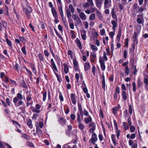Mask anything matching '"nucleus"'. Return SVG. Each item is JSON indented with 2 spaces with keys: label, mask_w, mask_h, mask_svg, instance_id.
<instances>
[{
  "label": "nucleus",
  "mask_w": 148,
  "mask_h": 148,
  "mask_svg": "<svg viewBox=\"0 0 148 148\" xmlns=\"http://www.w3.org/2000/svg\"><path fill=\"white\" fill-rule=\"evenodd\" d=\"M15 64L14 66H13V68L15 69L17 72L19 71V64L17 63L16 61Z\"/></svg>",
  "instance_id": "ea45409f"
},
{
  "label": "nucleus",
  "mask_w": 148,
  "mask_h": 148,
  "mask_svg": "<svg viewBox=\"0 0 148 148\" xmlns=\"http://www.w3.org/2000/svg\"><path fill=\"white\" fill-rule=\"evenodd\" d=\"M139 6L138 5V4L137 3H134L133 5V9L134 10H135L137 8H139Z\"/></svg>",
  "instance_id": "3c124183"
},
{
  "label": "nucleus",
  "mask_w": 148,
  "mask_h": 148,
  "mask_svg": "<svg viewBox=\"0 0 148 148\" xmlns=\"http://www.w3.org/2000/svg\"><path fill=\"white\" fill-rule=\"evenodd\" d=\"M79 16L82 20H85L86 19V16L83 12H81L79 14Z\"/></svg>",
  "instance_id": "412c9836"
},
{
  "label": "nucleus",
  "mask_w": 148,
  "mask_h": 148,
  "mask_svg": "<svg viewBox=\"0 0 148 148\" xmlns=\"http://www.w3.org/2000/svg\"><path fill=\"white\" fill-rule=\"evenodd\" d=\"M69 8L71 10V11L72 13H73L74 12V9L73 8L72 5L70 4L69 5Z\"/></svg>",
  "instance_id": "e2e57ef3"
},
{
  "label": "nucleus",
  "mask_w": 148,
  "mask_h": 148,
  "mask_svg": "<svg viewBox=\"0 0 148 148\" xmlns=\"http://www.w3.org/2000/svg\"><path fill=\"white\" fill-rule=\"evenodd\" d=\"M122 96L124 101H126L127 99V96L125 91H123L122 92Z\"/></svg>",
  "instance_id": "cd10ccee"
},
{
  "label": "nucleus",
  "mask_w": 148,
  "mask_h": 148,
  "mask_svg": "<svg viewBox=\"0 0 148 148\" xmlns=\"http://www.w3.org/2000/svg\"><path fill=\"white\" fill-rule=\"evenodd\" d=\"M84 121L86 124H88L89 122H91L92 121V119L91 116H89L87 117H85L84 118Z\"/></svg>",
  "instance_id": "6ab92c4d"
},
{
  "label": "nucleus",
  "mask_w": 148,
  "mask_h": 148,
  "mask_svg": "<svg viewBox=\"0 0 148 148\" xmlns=\"http://www.w3.org/2000/svg\"><path fill=\"white\" fill-rule=\"evenodd\" d=\"M36 130L37 133L38 134V136L39 137L42 136V133L41 130L37 126H36Z\"/></svg>",
  "instance_id": "4be33fe9"
},
{
  "label": "nucleus",
  "mask_w": 148,
  "mask_h": 148,
  "mask_svg": "<svg viewBox=\"0 0 148 148\" xmlns=\"http://www.w3.org/2000/svg\"><path fill=\"white\" fill-rule=\"evenodd\" d=\"M87 1L91 7H92L94 6V3L92 0H87Z\"/></svg>",
  "instance_id": "864d4df0"
},
{
  "label": "nucleus",
  "mask_w": 148,
  "mask_h": 148,
  "mask_svg": "<svg viewBox=\"0 0 148 148\" xmlns=\"http://www.w3.org/2000/svg\"><path fill=\"white\" fill-rule=\"evenodd\" d=\"M82 122H78V127L79 129L82 130L85 128V126L81 123Z\"/></svg>",
  "instance_id": "f704fd0d"
},
{
  "label": "nucleus",
  "mask_w": 148,
  "mask_h": 148,
  "mask_svg": "<svg viewBox=\"0 0 148 148\" xmlns=\"http://www.w3.org/2000/svg\"><path fill=\"white\" fill-rule=\"evenodd\" d=\"M75 20L76 21L77 24H81L82 23L81 20L78 16Z\"/></svg>",
  "instance_id": "13d9d810"
},
{
  "label": "nucleus",
  "mask_w": 148,
  "mask_h": 148,
  "mask_svg": "<svg viewBox=\"0 0 148 148\" xmlns=\"http://www.w3.org/2000/svg\"><path fill=\"white\" fill-rule=\"evenodd\" d=\"M108 4H110L109 3L108 0H105L104 3V8L105 9L109 8L110 5H108Z\"/></svg>",
  "instance_id": "c756f323"
},
{
  "label": "nucleus",
  "mask_w": 148,
  "mask_h": 148,
  "mask_svg": "<svg viewBox=\"0 0 148 148\" xmlns=\"http://www.w3.org/2000/svg\"><path fill=\"white\" fill-rule=\"evenodd\" d=\"M13 12L16 15V16L17 19L18 20H19V13L17 12L16 11H15L14 9Z\"/></svg>",
  "instance_id": "680f3d73"
},
{
  "label": "nucleus",
  "mask_w": 148,
  "mask_h": 148,
  "mask_svg": "<svg viewBox=\"0 0 148 148\" xmlns=\"http://www.w3.org/2000/svg\"><path fill=\"white\" fill-rule=\"evenodd\" d=\"M64 66V71L65 74L67 73L69 71L68 66L66 63H64L63 64Z\"/></svg>",
  "instance_id": "aec40b11"
},
{
  "label": "nucleus",
  "mask_w": 148,
  "mask_h": 148,
  "mask_svg": "<svg viewBox=\"0 0 148 148\" xmlns=\"http://www.w3.org/2000/svg\"><path fill=\"white\" fill-rule=\"evenodd\" d=\"M95 18V15L94 13L91 14L89 16V19L91 20H94Z\"/></svg>",
  "instance_id": "09e8293b"
},
{
  "label": "nucleus",
  "mask_w": 148,
  "mask_h": 148,
  "mask_svg": "<svg viewBox=\"0 0 148 148\" xmlns=\"http://www.w3.org/2000/svg\"><path fill=\"white\" fill-rule=\"evenodd\" d=\"M51 11L53 14V15L55 18L54 22L55 24H57L59 21L58 20V17L57 14V12L55 8H52Z\"/></svg>",
  "instance_id": "39448f33"
},
{
  "label": "nucleus",
  "mask_w": 148,
  "mask_h": 148,
  "mask_svg": "<svg viewBox=\"0 0 148 148\" xmlns=\"http://www.w3.org/2000/svg\"><path fill=\"white\" fill-rule=\"evenodd\" d=\"M22 137L23 138H25L27 140H29L30 139V136L25 134H23Z\"/></svg>",
  "instance_id": "37998d69"
},
{
  "label": "nucleus",
  "mask_w": 148,
  "mask_h": 148,
  "mask_svg": "<svg viewBox=\"0 0 148 148\" xmlns=\"http://www.w3.org/2000/svg\"><path fill=\"white\" fill-rule=\"evenodd\" d=\"M59 98L61 101L63 102L64 101V98H63L62 94L60 91L59 92Z\"/></svg>",
  "instance_id": "49530a36"
},
{
  "label": "nucleus",
  "mask_w": 148,
  "mask_h": 148,
  "mask_svg": "<svg viewBox=\"0 0 148 148\" xmlns=\"http://www.w3.org/2000/svg\"><path fill=\"white\" fill-rule=\"evenodd\" d=\"M112 18L114 20H112L111 21V24L112 25V29L114 32H115V28L117 26L118 19L117 15L116 14L112 15Z\"/></svg>",
  "instance_id": "20e7f679"
},
{
  "label": "nucleus",
  "mask_w": 148,
  "mask_h": 148,
  "mask_svg": "<svg viewBox=\"0 0 148 148\" xmlns=\"http://www.w3.org/2000/svg\"><path fill=\"white\" fill-rule=\"evenodd\" d=\"M22 8L23 12L26 15L27 18L29 19L31 18L30 13H31L33 10L32 7L29 6L28 5H26L25 6L23 5Z\"/></svg>",
  "instance_id": "7ed1b4c3"
},
{
  "label": "nucleus",
  "mask_w": 148,
  "mask_h": 148,
  "mask_svg": "<svg viewBox=\"0 0 148 148\" xmlns=\"http://www.w3.org/2000/svg\"><path fill=\"white\" fill-rule=\"evenodd\" d=\"M42 94L43 95L42 100L43 101L45 102L46 101L47 96V91L46 90H45L44 92L42 93Z\"/></svg>",
  "instance_id": "2f4dec72"
},
{
  "label": "nucleus",
  "mask_w": 148,
  "mask_h": 148,
  "mask_svg": "<svg viewBox=\"0 0 148 148\" xmlns=\"http://www.w3.org/2000/svg\"><path fill=\"white\" fill-rule=\"evenodd\" d=\"M143 83L142 82L140 81V80L139 79L138 80L137 86L138 88H140L141 86L142 85Z\"/></svg>",
  "instance_id": "69168bd1"
},
{
  "label": "nucleus",
  "mask_w": 148,
  "mask_h": 148,
  "mask_svg": "<svg viewBox=\"0 0 148 148\" xmlns=\"http://www.w3.org/2000/svg\"><path fill=\"white\" fill-rule=\"evenodd\" d=\"M31 108H33V109H32V111L33 112H35L38 113H39L40 112V111L39 110L36 109V108L35 109L32 106H31Z\"/></svg>",
  "instance_id": "79ce46f5"
},
{
  "label": "nucleus",
  "mask_w": 148,
  "mask_h": 148,
  "mask_svg": "<svg viewBox=\"0 0 148 148\" xmlns=\"http://www.w3.org/2000/svg\"><path fill=\"white\" fill-rule=\"evenodd\" d=\"M96 3V5L98 8H100L101 6L102 2L100 0H95Z\"/></svg>",
  "instance_id": "bb28decb"
},
{
  "label": "nucleus",
  "mask_w": 148,
  "mask_h": 148,
  "mask_svg": "<svg viewBox=\"0 0 148 148\" xmlns=\"http://www.w3.org/2000/svg\"><path fill=\"white\" fill-rule=\"evenodd\" d=\"M70 97L72 103L75 105L77 103V96L75 94L71 93V94Z\"/></svg>",
  "instance_id": "ddd939ff"
},
{
  "label": "nucleus",
  "mask_w": 148,
  "mask_h": 148,
  "mask_svg": "<svg viewBox=\"0 0 148 148\" xmlns=\"http://www.w3.org/2000/svg\"><path fill=\"white\" fill-rule=\"evenodd\" d=\"M139 32L138 31L137 33L136 32H134L133 36L132 37V41L136 43L137 44H138V36L139 34Z\"/></svg>",
  "instance_id": "9b49d317"
},
{
  "label": "nucleus",
  "mask_w": 148,
  "mask_h": 148,
  "mask_svg": "<svg viewBox=\"0 0 148 148\" xmlns=\"http://www.w3.org/2000/svg\"><path fill=\"white\" fill-rule=\"evenodd\" d=\"M77 120L78 121V123L82 122V120L81 119L80 116L78 111L77 113Z\"/></svg>",
  "instance_id": "de8ad7c7"
},
{
  "label": "nucleus",
  "mask_w": 148,
  "mask_h": 148,
  "mask_svg": "<svg viewBox=\"0 0 148 148\" xmlns=\"http://www.w3.org/2000/svg\"><path fill=\"white\" fill-rule=\"evenodd\" d=\"M144 7H143L142 6H141L140 7L139 6V8H138V10L137 12V13H142L144 10H146V8H145Z\"/></svg>",
  "instance_id": "c85d7f7f"
},
{
  "label": "nucleus",
  "mask_w": 148,
  "mask_h": 148,
  "mask_svg": "<svg viewBox=\"0 0 148 148\" xmlns=\"http://www.w3.org/2000/svg\"><path fill=\"white\" fill-rule=\"evenodd\" d=\"M90 68V63L88 62H86L84 66V71L86 72Z\"/></svg>",
  "instance_id": "a211bd4d"
},
{
  "label": "nucleus",
  "mask_w": 148,
  "mask_h": 148,
  "mask_svg": "<svg viewBox=\"0 0 148 148\" xmlns=\"http://www.w3.org/2000/svg\"><path fill=\"white\" fill-rule=\"evenodd\" d=\"M70 116L71 119V121H73L75 119L76 116H75V114H71L70 115Z\"/></svg>",
  "instance_id": "6e6d98bb"
},
{
  "label": "nucleus",
  "mask_w": 148,
  "mask_h": 148,
  "mask_svg": "<svg viewBox=\"0 0 148 148\" xmlns=\"http://www.w3.org/2000/svg\"><path fill=\"white\" fill-rule=\"evenodd\" d=\"M23 98V95L20 93L17 94L16 96L14 98L13 102L16 107H18L24 104V102L21 100Z\"/></svg>",
  "instance_id": "f257e3e1"
},
{
  "label": "nucleus",
  "mask_w": 148,
  "mask_h": 148,
  "mask_svg": "<svg viewBox=\"0 0 148 148\" xmlns=\"http://www.w3.org/2000/svg\"><path fill=\"white\" fill-rule=\"evenodd\" d=\"M130 132L131 133H133V132H135L136 128H135V127L134 125H133L131 126H130Z\"/></svg>",
  "instance_id": "bf43d9fd"
},
{
  "label": "nucleus",
  "mask_w": 148,
  "mask_h": 148,
  "mask_svg": "<svg viewBox=\"0 0 148 148\" xmlns=\"http://www.w3.org/2000/svg\"><path fill=\"white\" fill-rule=\"evenodd\" d=\"M27 145L29 146V147H34V144L32 142L27 141Z\"/></svg>",
  "instance_id": "5fc2aeb1"
},
{
  "label": "nucleus",
  "mask_w": 148,
  "mask_h": 148,
  "mask_svg": "<svg viewBox=\"0 0 148 148\" xmlns=\"http://www.w3.org/2000/svg\"><path fill=\"white\" fill-rule=\"evenodd\" d=\"M21 86L27 90V87L26 82L24 79H22V82L20 83Z\"/></svg>",
  "instance_id": "b1692460"
},
{
  "label": "nucleus",
  "mask_w": 148,
  "mask_h": 148,
  "mask_svg": "<svg viewBox=\"0 0 148 148\" xmlns=\"http://www.w3.org/2000/svg\"><path fill=\"white\" fill-rule=\"evenodd\" d=\"M121 33V28H119L118 29V32L116 36V41L117 42H119L120 41Z\"/></svg>",
  "instance_id": "4468645a"
},
{
  "label": "nucleus",
  "mask_w": 148,
  "mask_h": 148,
  "mask_svg": "<svg viewBox=\"0 0 148 148\" xmlns=\"http://www.w3.org/2000/svg\"><path fill=\"white\" fill-rule=\"evenodd\" d=\"M91 49L92 50L95 51L98 50L97 47L94 45H92L91 46Z\"/></svg>",
  "instance_id": "8fccbe9b"
},
{
  "label": "nucleus",
  "mask_w": 148,
  "mask_h": 148,
  "mask_svg": "<svg viewBox=\"0 0 148 148\" xmlns=\"http://www.w3.org/2000/svg\"><path fill=\"white\" fill-rule=\"evenodd\" d=\"M24 68L25 69L26 71L28 74L29 76L30 75H33L32 72L30 71L28 69L26 66H25L24 67Z\"/></svg>",
  "instance_id": "603ef678"
},
{
  "label": "nucleus",
  "mask_w": 148,
  "mask_h": 148,
  "mask_svg": "<svg viewBox=\"0 0 148 148\" xmlns=\"http://www.w3.org/2000/svg\"><path fill=\"white\" fill-rule=\"evenodd\" d=\"M77 105L78 106V111H79V113L80 114L81 118L83 119V113L82 106L79 101H78L77 102Z\"/></svg>",
  "instance_id": "1a4fd4ad"
},
{
  "label": "nucleus",
  "mask_w": 148,
  "mask_h": 148,
  "mask_svg": "<svg viewBox=\"0 0 148 148\" xmlns=\"http://www.w3.org/2000/svg\"><path fill=\"white\" fill-rule=\"evenodd\" d=\"M97 140V138L96 134L94 133H92V137L90 138L89 141L91 142L92 144L94 145L95 144V142H96Z\"/></svg>",
  "instance_id": "9d476101"
},
{
  "label": "nucleus",
  "mask_w": 148,
  "mask_h": 148,
  "mask_svg": "<svg viewBox=\"0 0 148 148\" xmlns=\"http://www.w3.org/2000/svg\"><path fill=\"white\" fill-rule=\"evenodd\" d=\"M32 94L31 93H29L27 97V102H29L30 101L32 100Z\"/></svg>",
  "instance_id": "a19ab883"
},
{
  "label": "nucleus",
  "mask_w": 148,
  "mask_h": 148,
  "mask_svg": "<svg viewBox=\"0 0 148 148\" xmlns=\"http://www.w3.org/2000/svg\"><path fill=\"white\" fill-rule=\"evenodd\" d=\"M75 78L76 80V82L78 83L79 82V75L78 73H76L75 75Z\"/></svg>",
  "instance_id": "0e129e2a"
},
{
  "label": "nucleus",
  "mask_w": 148,
  "mask_h": 148,
  "mask_svg": "<svg viewBox=\"0 0 148 148\" xmlns=\"http://www.w3.org/2000/svg\"><path fill=\"white\" fill-rule=\"evenodd\" d=\"M75 41L76 44L78 46V47H79V49H82V43L79 39L78 38H77Z\"/></svg>",
  "instance_id": "f3484780"
},
{
  "label": "nucleus",
  "mask_w": 148,
  "mask_h": 148,
  "mask_svg": "<svg viewBox=\"0 0 148 148\" xmlns=\"http://www.w3.org/2000/svg\"><path fill=\"white\" fill-rule=\"evenodd\" d=\"M50 62L51 64V68L55 75L56 76L57 80L59 82H61L62 79L60 77L59 75L57 73L58 72V70L57 66L54 61L53 59L52 58L50 60Z\"/></svg>",
  "instance_id": "f03ea898"
},
{
  "label": "nucleus",
  "mask_w": 148,
  "mask_h": 148,
  "mask_svg": "<svg viewBox=\"0 0 148 148\" xmlns=\"http://www.w3.org/2000/svg\"><path fill=\"white\" fill-rule=\"evenodd\" d=\"M54 58L57 62H59L60 58L58 55H56V56H55V58Z\"/></svg>",
  "instance_id": "774afa93"
},
{
  "label": "nucleus",
  "mask_w": 148,
  "mask_h": 148,
  "mask_svg": "<svg viewBox=\"0 0 148 148\" xmlns=\"http://www.w3.org/2000/svg\"><path fill=\"white\" fill-rule=\"evenodd\" d=\"M99 116L100 118L101 117L102 119L103 118L104 116L103 113L101 108L99 110Z\"/></svg>",
  "instance_id": "052dcab7"
},
{
  "label": "nucleus",
  "mask_w": 148,
  "mask_h": 148,
  "mask_svg": "<svg viewBox=\"0 0 148 148\" xmlns=\"http://www.w3.org/2000/svg\"><path fill=\"white\" fill-rule=\"evenodd\" d=\"M21 50L24 55H27V51L26 50L25 46H24L23 47L21 48Z\"/></svg>",
  "instance_id": "e433bc0d"
},
{
  "label": "nucleus",
  "mask_w": 148,
  "mask_h": 148,
  "mask_svg": "<svg viewBox=\"0 0 148 148\" xmlns=\"http://www.w3.org/2000/svg\"><path fill=\"white\" fill-rule=\"evenodd\" d=\"M100 78L102 79V80L101 82V86L102 88L105 91L106 90V82L105 77L103 73L101 77H100Z\"/></svg>",
  "instance_id": "f8f14e48"
},
{
  "label": "nucleus",
  "mask_w": 148,
  "mask_h": 148,
  "mask_svg": "<svg viewBox=\"0 0 148 148\" xmlns=\"http://www.w3.org/2000/svg\"><path fill=\"white\" fill-rule=\"evenodd\" d=\"M120 131L119 130L116 129V136L117 138L118 139H119V137L120 135Z\"/></svg>",
  "instance_id": "a18cd8bd"
},
{
  "label": "nucleus",
  "mask_w": 148,
  "mask_h": 148,
  "mask_svg": "<svg viewBox=\"0 0 148 148\" xmlns=\"http://www.w3.org/2000/svg\"><path fill=\"white\" fill-rule=\"evenodd\" d=\"M132 90L133 92H135L136 91V82H133L132 83Z\"/></svg>",
  "instance_id": "58836bf2"
},
{
  "label": "nucleus",
  "mask_w": 148,
  "mask_h": 148,
  "mask_svg": "<svg viewBox=\"0 0 148 148\" xmlns=\"http://www.w3.org/2000/svg\"><path fill=\"white\" fill-rule=\"evenodd\" d=\"M96 15L99 20H101L102 19L103 17L102 16L101 14L97 9H96Z\"/></svg>",
  "instance_id": "393cba45"
},
{
  "label": "nucleus",
  "mask_w": 148,
  "mask_h": 148,
  "mask_svg": "<svg viewBox=\"0 0 148 148\" xmlns=\"http://www.w3.org/2000/svg\"><path fill=\"white\" fill-rule=\"evenodd\" d=\"M6 41V43L8 45V46L10 47V48H11V49H12V42L9 39H7Z\"/></svg>",
  "instance_id": "72a5a7b5"
},
{
  "label": "nucleus",
  "mask_w": 148,
  "mask_h": 148,
  "mask_svg": "<svg viewBox=\"0 0 148 148\" xmlns=\"http://www.w3.org/2000/svg\"><path fill=\"white\" fill-rule=\"evenodd\" d=\"M125 73L127 75H129L130 73V70L128 66L125 67Z\"/></svg>",
  "instance_id": "4d7b16f0"
},
{
  "label": "nucleus",
  "mask_w": 148,
  "mask_h": 148,
  "mask_svg": "<svg viewBox=\"0 0 148 148\" xmlns=\"http://www.w3.org/2000/svg\"><path fill=\"white\" fill-rule=\"evenodd\" d=\"M75 32L74 31H73V30H71L70 33L71 35V38H73V39L75 38L76 37V36L75 34Z\"/></svg>",
  "instance_id": "c03bdc74"
},
{
  "label": "nucleus",
  "mask_w": 148,
  "mask_h": 148,
  "mask_svg": "<svg viewBox=\"0 0 148 148\" xmlns=\"http://www.w3.org/2000/svg\"><path fill=\"white\" fill-rule=\"evenodd\" d=\"M27 124L29 128H30V129L32 128L33 126L32 125V121L31 119H29L27 121Z\"/></svg>",
  "instance_id": "a878e982"
},
{
  "label": "nucleus",
  "mask_w": 148,
  "mask_h": 148,
  "mask_svg": "<svg viewBox=\"0 0 148 148\" xmlns=\"http://www.w3.org/2000/svg\"><path fill=\"white\" fill-rule=\"evenodd\" d=\"M39 25L40 26L41 28L42 29H44L45 28V24L42 21H39Z\"/></svg>",
  "instance_id": "473e14b6"
},
{
  "label": "nucleus",
  "mask_w": 148,
  "mask_h": 148,
  "mask_svg": "<svg viewBox=\"0 0 148 148\" xmlns=\"http://www.w3.org/2000/svg\"><path fill=\"white\" fill-rule=\"evenodd\" d=\"M2 26L6 31L7 29V23L5 20H2L0 22V31H2Z\"/></svg>",
  "instance_id": "0eeeda50"
},
{
  "label": "nucleus",
  "mask_w": 148,
  "mask_h": 148,
  "mask_svg": "<svg viewBox=\"0 0 148 148\" xmlns=\"http://www.w3.org/2000/svg\"><path fill=\"white\" fill-rule=\"evenodd\" d=\"M111 138L113 144L115 146H116L117 144L116 142L115 135L114 134H112L111 135Z\"/></svg>",
  "instance_id": "5701e85b"
},
{
  "label": "nucleus",
  "mask_w": 148,
  "mask_h": 148,
  "mask_svg": "<svg viewBox=\"0 0 148 148\" xmlns=\"http://www.w3.org/2000/svg\"><path fill=\"white\" fill-rule=\"evenodd\" d=\"M19 37V39L23 43L25 44V42H26V40L25 39V38L23 36H18Z\"/></svg>",
  "instance_id": "c9c22d12"
},
{
  "label": "nucleus",
  "mask_w": 148,
  "mask_h": 148,
  "mask_svg": "<svg viewBox=\"0 0 148 148\" xmlns=\"http://www.w3.org/2000/svg\"><path fill=\"white\" fill-rule=\"evenodd\" d=\"M105 61L102 58L100 57L99 58V63L100 64L101 69L102 71H104L106 69V66L105 63Z\"/></svg>",
  "instance_id": "6e6552de"
},
{
  "label": "nucleus",
  "mask_w": 148,
  "mask_h": 148,
  "mask_svg": "<svg viewBox=\"0 0 148 148\" xmlns=\"http://www.w3.org/2000/svg\"><path fill=\"white\" fill-rule=\"evenodd\" d=\"M59 123L62 126H64L66 123V120L63 117H61L58 120Z\"/></svg>",
  "instance_id": "2eb2a0df"
},
{
  "label": "nucleus",
  "mask_w": 148,
  "mask_h": 148,
  "mask_svg": "<svg viewBox=\"0 0 148 148\" xmlns=\"http://www.w3.org/2000/svg\"><path fill=\"white\" fill-rule=\"evenodd\" d=\"M137 17L138 18L137 19V22L138 24H141L142 23H143V22L142 23L141 19L140 18H141L142 19H143V13H142L141 14H138Z\"/></svg>",
  "instance_id": "dca6fc26"
},
{
  "label": "nucleus",
  "mask_w": 148,
  "mask_h": 148,
  "mask_svg": "<svg viewBox=\"0 0 148 148\" xmlns=\"http://www.w3.org/2000/svg\"><path fill=\"white\" fill-rule=\"evenodd\" d=\"M54 30L55 31V32L56 34V35L58 37V38H60L61 40L62 41H63V39L62 37V36L59 34L58 33V32H57V30L55 28H54Z\"/></svg>",
  "instance_id": "7c9ffc66"
},
{
  "label": "nucleus",
  "mask_w": 148,
  "mask_h": 148,
  "mask_svg": "<svg viewBox=\"0 0 148 148\" xmlns=\"http://www.w3.org/2000/svg\"><path fill=\"white\" fill-rule=\"evenodd\" d=\"M73 64L75 71H79L80 73V70L79 69L78 62L76 59H74L73 61Z\"/></svg>",
  "instance_id": "423d86ee"
},
{
  "label": "nucleus",
  "mask_w": 148,
  "mask_h": 148,
  "mask_svg": "<svg viewBox=\"0 0 148 148\" xmlns=\"http://www.w3.org/2000/svg\"><path fill=\"white\" fill-rule=\"evenodd\" d=\"M112 113L114 115H115L117 113V111L118 110L116 109L115 108V107L114 108H113L112 109Z\"/></svg>",
  "instance_id": "338daca9"
},
{
  "label": "nucleus",
  "mask_w": 148,
  "mask_h": 148,
  "mask_svg": "<svg viewBox=\"0 0 148 148\" xmlns=\"http://www.w3.org/2000/svg\"><path fill=\"white\" fill-rule=\"evenodd\" d=\"M38 56L40 61L41 62H43L44 60V58L43 56L41 53H39L38 55Z\"/></svg>",
  "instance_id": "4c0bfd02"
}]
</instances>
